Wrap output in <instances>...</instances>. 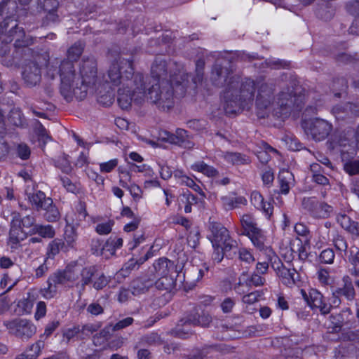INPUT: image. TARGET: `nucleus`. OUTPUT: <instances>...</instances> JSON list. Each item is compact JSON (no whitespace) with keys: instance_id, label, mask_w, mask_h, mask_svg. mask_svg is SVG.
<instances>
[{"instance_id":"f257e3e1","label":"nucleus","mask_w":359,"mask_h":359,"mask_svg":"<svg viewBox=\"0 0 359 359\" xmlns=\"http://www.w3.org/2000/svg\"><path fill=\"white\" fill-rule=\"evenodd\" d=\"M210 80L214 86L225 88L223 100L226 114H236L252 104L255 97V81L249 78L241 79L240 76L233 74L230 65L224 66L215 63Z\"/></svg>"},{"instance_id":"f03ea898","label":"nucleus","mask_w":359,"mask_h":359,"mask_svg":"<svg viewBox=\"0 0 359 359\" xmlns=\"http://www.w3.org/2000/svg\"><path fill=\"white\" fill-rule=\"evenodd\" d=\"M107 82L117 86H121L118 90V104L124 110L131 107L133 101L141 104L146 96L143 75L134 73L133 60L119 57L113 62L107 72Z\"/></svg>"},{"instance_id":"7ed1b4c3","label":"nucleus","mask_w":359,"mask_h":359,"mask_svg":"<svg viewBox=\"0 0 359 359\" xmlns=\"http://www.w3.org/2000/svg\"><path fill=\"white\" fill-rule=\"evenodd\" d=\"M277 84L276 79L266 81H257L255 88L257 87L256 106L259 110H267L272 104L274 116L282 119L288 117L292 112L299 111L304 105V96L301 94L302 87L292 81L290 87L283 90L279 94L277 102L274 104V91Z\"/></svg>"},{"instance_id":"20e7f679","label":"nucleus","mask_w":359,"mask_h":359,"mask_svg":"<svg viewBox=\"0 0 359 359\" xmlns=\"http://www.w3.org/2000/svg\"><path fill=\"white\" fill-rule=\"evenodd\" d=\"M46 74L51 79L59 75L60 94L67 102L72 101L73 97L82 100L86 97V87L81 83L79 72H76L72 62L55 59L48 64Z\"/></svg>"},{"instance_id":"39448f33","label":"nucleus","mask_w":359,"mask_h":359,"mask_svg":"<svg viewBox=\"0 0 359 359\" xmlns=\"http://www.w3.org/2000/svg\"><path fill=\"white\" fill-rule=\"evenodd\" d=\"M18 21V19L0 18V40L5 45L14 42V57H18L21 53L24 55H30L32 50L29 47L34 43V38L26 34Z\"/></svg>"},{"instance_id":"423d86ee","label":"nucleus","mask_w":359,"mask_h":359,"mask_svg":"<svg viewBox=\"0 0 359 359\" xmlns=\"http://www.w3.org/2000/svg\"><path fill=\"white\" fill-rule=\"evenodd\" d=\"M187 83V79L182 78V81H172V79H170V82L153 84L146 94L147 99L156 104L158 109L163 111L168 110L173 107L175 95L176 97L184 95Z\"/></svg>"},{"instance_id":"0eeeda50","label":"nucleus","mask_w":359,"mask_h":359,"mask_svg":"<svg viewBox=\"0 0 359 359\" xmlns=\"http://www.w3.org/2000/svg\"><path fill=\"white\" fill-rule=\"evenodd\" d=\"M29 202L35 208L39 211L43 210L45 211L43 217L45 219L49 222H54L59 219L60 212L57 207L53 204L51 198L46 197L42 191H36L27 194Z\"/></svg>"},{"instance_id":"6e6552de","label":"nucleus","mask_w":359,"mask_h":359,"mask_svg":"<svg viewBox=\"0 0 359 359\" xmlns=\"http://www.w3.org/2000/svg\"><path fill=\"white\" fill-rule=\"evenodd\" d=\"M174 65L175 64L171 61L168 62L161 57H156L151 66V74L152 78L157 83L170 82V79H172V81H182V78L189 80V75L183 72L179 71L178 74H172L171 69Z\"/></svg>"},{"instance_id":"1a4fd4ad","label":"nucleus","mask_w":359,"mask_h":359,"mask_svg":"<svg viewBox=\"0 0 359 359\" xmlns=\"http://www.w3.org/2000/svg\"><path fill=\"white\" fill-rule=\"evenodd\" d=\"M209 238L212 246L222 247L224 251H233L235 254L238 250V243L232 238L229 232L222 224L213 222L210 225Z\"/></svg>"},{"instance_id":"9d476101","label":"nucleus","mask_w":359,"mask_h":359,"mask_svg":"<svg viewBox=\"0 0 359 359\" xmlns=\"http://www.w3.org/2000/svg\"><path fill=\"white\" fill-rule=\"evenodd\" d=\"M211 321V316L205 312H202L201 314L197 313L189 314L186 318L180 320L177 325L176 335L178 337L186 339L192 334L189 326L208 327Z\"/></svg>"},{"instance_id":"9b49d317","label":"nucleus","mask_w":359,"mask_h":359,"mask_svg":"<svg viewBox=\"0 0 359 359\" xmlns=\"http://www.w3.org/2000/svg\"><path fill=\"white\" fill-rule=\"evenodd\" d=\"M27 55H18V57H25ZM40 56L33 55L32 60L25 58L26 61L22 67V77L27 87L32 88L39 85L41 81V69L39 65Z\"/></svg>"},{"instance_id":"f8f14e48","label":"nucleus","mask_w":359,"mask_h":359,"mask_svg":"<svg viewBox=\"0 0 359 359\" xmlns=\"http://www.w3.org/2000/svg\"><path fill=\"white\" fill-rule=\"evenodd\" d=\"M4 325L11 334L22 340L27 341L36 332V327L31 320L26 318H16L5 321Z\"/></svg>"},{"instance_id":"ddd939ff","label":"nucleus","mask_w":359,"mask_h":359,"mask_svg":"<svg viewBox=\"0 0 359 359\" xmlns=\"http://www.w3.org/2000/svg\"><path fill=\"white\" fill-rule=\"evenodd\" d=\"M305 132L316 141L325 140L330 133L332 126L328 121L316 118L305 121L302 123Z\"/></svg>"},{"instance_id":"4468645a","label":"nucleus","mask_w":359,"mask_h":359,"mask_svg":"<svg viewBox=\"0 0 359 359\" xmlns=\"http://www.w3.org/2000/svg\"><path fill=\"white\" fill-rule=\"evenodd\" d=\"M271 267L276 271L281 283L287 287H292L299 281V274L293 269H288L284 266L279 257L275 255L270 257Z\"/></svg>"},{"instance_id":"2eb2a0df","label":"nucleus","mask_w":359,"mask_h":359,"mask_svg":"<svg viewBox=\"0 0 359 359\" xmlns=\"http://www.w3.org/2000/svg\"><path fill=\"white\" fill-rule=\"evenodd\" d=\"M97 64L93 57H83L79 67V76L81 83L86 87V92L88 86L94 85L97 80Z\"/></svg>"},{"instance_id":"dca6fc26","label":"nucleus","mask_w":359,"mask_h":359,"mask_svg":"<svg viewBox=\"0 0 359 359\" xmlns=\"http://www.w3.org/2000/svg\"><path fill=\"white\" fill-rule=\"evenodd\" d=\"M329 318L333 332H339L343 327H355V318L350 308H345L339 313L332 314Z\"/></svg>"},{"instance_id":"f3484780","label":"nucleus","mask_w":359,"mask_h":359,"mask_svg":"<svg viewBox=\"0 0 359 359\" xmlns=\"http://www.w3.org/2000/svg\"><path fill=\"white\" fill-rule=\"evenodd\" d=\"M156 279L153 271L137 277L130 284L131 293L135 296L146 293L154 285Z\"/></svg>"},{"instance_id":"a211bd4d","label":"nucleus","mask_w":359,"mask_h":359,"mask_svg":"<svg viewBox=\"0 0 359 359\" xmlns=\"http://www.w3.org/2000/svg\"><path fill=\"white\" fill-rule=\"evenodd\" d=\"M26 13L25 8H20L18 0H4L0 4V18L18 19Z\"/></svg>"},{"instance_id":"6ab92c4d","label":"nucleus","mask_w":359,"mask_h":359,"mask_svg":"<svg viewBox=\"0 0 359 359\" xmlns=\"http://www.w3.org/2000/svg\"><path fill=\"white\" fill-rule=\"evenodd\" d=\"M163 135L162 140L170 144L187 149H191L194 146V142L190 140L187 132L184 129H177L175 134L165 131Z\"/></svg>"},{"instance_id":"aec40b11","label":"nucleus","mask_w":359,"mask_h":359,"mask_svg":"<svg viewBox=\"0 0 359 359\" xmlns=\"http://www.w3.org/2000/svg\"><path fill=\"white\" fill-rule=\"evenodd\" d=\"M18 222H14L12 219L10 223V230L8 243L11 249H16L20 243L27 238V233L19 226Z\"/></svg>"},{"instance_id":"412c9836","label":"nucleus","mask_w":359,"mask_h":359,"mask_svg":"<svg viewBox=\"0 0 359 359\" xmlns=\"http://www.w3.org/2000/svg\"><path fill=\"white\" fill-rule=\"evenodd\" d=\"M332 113L337 120H344L352 115L359 116V105L350 102L339 104L332 108Z\"/></svg>"},{"instance_id":"4be33fe9","label":"nucleus","mask_w":359,"mask_h":359,"mask_svg":"<svg viewBox=\"0 0 359 359\" xmlns=\"http://www.w3.org/2000/svg\"><path fill=\"white\" fill-rule=\"evenodd\" d=\"M310 301L309 306L311 309H318L321 314H328L332 308L330 304L325 302L323 295L316 289H311L309 291Z\"/></svg>"},{"instance_id":"5701e85b","label":"nucleus","mask_w":359,"mask_h":359,"mask_svg":"<svg viewBox=\"0 0 359 359\" xmlns=\"http://www.w3.org/2000/svg\"><path fill=\"white\" fill-rule=\"evenodd\" d=\"M67 283L64 271H57L49 276L47 280L48 287L44 289L43 296L46 299L52 298L57 292V285Z\"/></svg>"},{"instance_id":"b1692460","label":"nucleus","mask_w":359,"mask_h":359,"mask_svg":"<svg viewBox=\"0 0 359 359\" xmlns=\"http://www.w3.org/2000/svg\"><path fill=\"white\" fill-rule=\"evenodd\" d=\"M154 269L156 278L158 276H164L168 275H176L177 270L174 263L167 258L162 257L156 260L154 263Z\"/></svg>"},{"instance_id":"393cba45","label":"nucleus","mask_w":359,"mask_h":359,"mask_svg":"<svg viewBox=\"0 0 359 359\" xmlns=\"http://www.w3.org/2000/svg\"><path fill=\"white\" fill-rule=\"evenodd\" d=\"M343 285L335 289V294L344 296L348 301H353L355 297V291L351 278L348 276L342 278Z\"/></svg>"},{"instance_id":"a878e982","label":"nucleus","mask_w":359,"mask_h":359,"mask_svg":"<svg viewBox=\"0 0 359 359\" xmlns=\"http://www.w3.org/2000/svg\"><path fill=\"white\" fill-rule=\"evenodd\" d=\"M252 204L257 209L262 210L268 217L273 213V206L271 203H266L262 194L257 191H253L250 195Z\"/></svg>"},{"instance_id":"bb28decb","label":"nucleus","mask_w":359,"mask_h":359,"mask_svg":"<svg viewBox=\"0 0 359 359\" xmlns=\"http://www.w3.org/2000/svg\"><path fill=\"white\" fill-rule=\"evenodd\" d=\"M60 251H68L67 247L65 241L60 238H55L51 241L47 247L46 258L54 259L55 257L60 253Z\"/></svg>"},{"instance_id":"cd10ccee","label":"nucleus","mask_w":359,"mask_h":359,"mask_svg":"<svg viewBox=\"0 0 359 359\" xmlns=\"http://www.w3.org/2000/svg\"><path fill=\"white\" fill-rule=\"evenodd\" d=\"M97 269L95 266H89L83 267L81 266L79 277L80 282L76 283V287H81L82 290H85V287L93 282V277L95 276Z\"/></svg>"},{"instance_id":"c85d7f7f","label":"nucleus","mask_w":359,"mask_h":359,"mask_svg":"<svg viewBox=\"0 0 359 359\" xmlns=\"http://www.w3.org/2000/svg\"><path fill=\"white\" fill-rule=\"evenodd\" d=\"M12 219L14 222H18L19 226H21L22 229H29V233L31 234V231L34 229L36 224V218L32 215H27L26 216L22 217L21 215L18 212H13L12 213Z\"/></svg>"},{"instance_id":"c756f323","label":"nucleus","mask_w":359,"mask_h":359,"mask_svg":"<svg viewBox=\"0 0 359 359\" xmlns=\"http://www.w3.org/2000/svg\"><path fill=\"white\" fill-rule=\"evenodd\" d=\"M222 205L226 210H232L241 205H246L247 200L243 196H225L221 198Z\"/></svg>"},{"instance_id":"7c9ffc66","label":"nucleus","mask_w":359,"mask_h":359,"mask_svg":"<svg viewBox=\"0 0 359 359\" xmlns=\"http://www.w3.org/2000/svg\"><path fill=\"white\" fill-rule=\"evenodd\" d=\"M194 171L201 172L208 177H215L217 176L218 171L214 167L208 165L204 161H197L191 165Z\"/></svg>"},{"instance_id":"2f4dec72","label":"nucleus","mask_w":359,"mask_h":359,"mask_svg":"<svg viewBox=\"0 0 359 359\" xmlns=\"http://www.w3.org/2000/svg\"><path fill=\"white\" fill-rule=\"evenodd\" d=\"M177 274L158 276L155 280L154 284L158 290H171L175 286V278Z\"/></svg>"},{"instance_id":"473e14b6","label":"nucleus","mask_w":359,"mask_h":359,"mask_svg":"<svg viewBox=\"0 0 359 359\" xmlns=\"http://www.w3.org/2000/svg\"><path fill=\"white\" fill-rule=\"evenodd\" d=\"M147 260V257H141L137 260L135 259H130L128 262H126L123 266V267L117 273L118 276H121V277H123V278L128 277L132 270H133L137 266L138 268L141 264H142Z\"/></svg>"},{"instance_id":"72a5a7b5","label":"nucleus","mask_w":359,"mask_h":359,"mask_svg":"<svg viewBox=\"0 0 359 359\" xmlns=\"http://www.w3.org/2000/svg\"><path fill=\"white\" fill-rule=\"evenodd\" d=\"M81 266L76 262L69 263L63 271L67 282H75L79 278Z\"/></svg>"},{"instance_id":"f704fd0d","label":"nucleus","mask_w":359,"mask_h":359,"mask_svg":"<svg viewBox=\"0 0 359 359\" xmlns=\"http://www.w3.org/2000/svg\"><path fill=\"white\" fill-rule=\"evenodd\" d=\"M32 234H39L45 238H53L55 235V231L50 224L42 225L37 224L31 231V235Z\"/></svg>"},{"instance_id":"c9c22d12","label":"nucleus","mask_w":359,"mask_h":359,"mask_svg":"<svg viewBox=\"0 0 359 359\" xmlns=\"http://www.w3.org/2000/svg\"><path fill=\"white\" fill-rule=\"evenodd\" d=\"M246 235L249 237L256 248L259 250L264 249L266 238L262 229L258 227L256 229L248 232Z\"/></svg>"},{"instance_id":"e433bc0d","label":"nucleus","mask_w":359,"mask_h":359,"mask_svg":"<svg viewBox=\"0 0 359 359\" xmlns=\"http://www.w3.org/2000/svg\"><path fill=\"white\" fill-rule=\"evenodd\" d=\"M292 179V174L288 170H283L278 175L280 192L287 194L290 191V181Z\"/></svg>"},{"instance_id":"4c0bfd02","label":"nucleus","mask_w":359,"mask_h":359,"mask_svg":"<svg viewBox=\"0 0 359 359\" xmlns=\"http://www.w3.org/2000/svg\"><path fill=\"white\" fill-rule=\"evenodd\" d=\"M83 51V46L81 42H76L68 50L67 53L68 60L74 63L79 60Z\"/></svg>"},{"instance_id":"58836bf2","label":"nucleus","mask_w":359,"mask_h":359,"mask_svg":"<svg viewBox=\"0 0 359 359\" xmlns=\"http://www.w3.org/2000/svg\"><path fill=\"white\" fill-rule=\"evenodd\" d=\"M224 159L232 164L241 165L248 163L245 156L237 152H226L224 155Z\"/></svg>"},{"instance_id":"ea45409f","label":"nucleus","mask_w":359,"mask_h":359,"mask_svg":"<svg viewBox=\"0 0 359 359\" xmlns=\"http://www.w3.org/2000/svg\"><path fill=\"white\" fill-rule=\"evenodd\" d=\"M241 223L245 234L258 228L255 219L250 214L243 215L241 218Z\"/></svg>"},{"instance_id":"a19ab883","label":"nucleus","mask_w":359,"mask_h":359,"mask_svg":"<svg viewBox=\"0 0 359 359\" xmlns=\"http://www.w3.org/2000/svg\"><path fill=\"white\" fill-rule=\"evenodd\" d=\"M55 165L66 174H69L72 171V167L68 159V156L65 154L58 156L55 160Z\"/></svg>"},{"instance_id":"79ce46f5","label":"nucleus","mask_w":359,"mask_h":359,"mask_svg":"<svg viewBox=\"0 0 359 359\" xmlns=\"http://www.w3.org/2000/svg\"><path fill=\"white\" fill-rule=\"evenodd\" d=\"M332 207L325 203L319 202V206H317L314 211L313 217L316 218H327L332 212Z\"/></svg>"},{"instance_id":"37998d69","label":"nucleus","mask_w":359,"mask_h":359,"mask_svg":"<svg viewBox=\"0 0 359 359\" xmlns=\"http://www.w3.org/2000/svg\"><path fill=\"white\" fill-rule=\"evenodd\" d=\"M302 206L313 217L314 211L317 206H319V201L315 197H304L302 201Z\"/></svg>"},{"instance_id":"c03bdc74","label":"nucleus","mask_w":359,"mask_h":359,"mask_svg":"<svg viewBox=\"0 0 359 359\" xmlns=\"http://www.w3.org/2000/svg\"><path fill=\"white\" fill-rule=\"evenodd\" d=\"M77 235L75 229L72 226H69L66 229L65 231V243L67 247V250L73 248L76 244Z\"/></svg>"},{"instance_id":"a18cd8bd","label":"nucleus","mask_w":359,"mask_h":359,"mask_svg":"<svg viewBox=\"0 0 359 359\" xmlns=\"http://www.w3.org/2000/svg\"><path fill=\"white\" fill-rule=\"evenodd\" d=\"M334 245L339 252V255L341 257L346 255L348 253V245L344 238L340 235H337L334 238Z\"/></svg>"},{"instance_id":"49530a36","label":"nucleus","mask_w":359,"mask_h":359,"mask_svg":"<svg viewBox=\"0 0 359 359\" xmlns=\"http://www.w3.org/2000/svg\"><path fill=\"white\" fill-rule=\"evenodd\" d=\"M8 121L13 126H22L23 125V114L18 109H13L10 111Z\"/></svg>"},{"instance_id":"de8ad7c7","label":"nucleus","mask_w":359,"mask_h":359,"mask_svg":"<svg viewBox=\"0 0 359 359\" xmlns=\"http://www.w3.org/2000/svg\"><path fill=\"white\" fill-rule=\"evenodd\" d=\"M123 245V239L121 238H109L103 245V250L110 251L111 254H114L117 248H120Z\"/></svg>"},{"instance_id":"09e8293b","label":"nucleus","mask_w":359,"mask_h":359,"mask_svg":"<svg viewBox=\"0 0 359 359\" xmlns=\"http://www.w3.org/2000/svg\"><path fill=\"white\" fill-rule=\"evenodd\" d=\"M38 6L44 12L57 11L59 2L57 0H38Z\"/></svg>"},{"instance_id":"8fccbe9b","label":"nucleus","mask_w":359,"mask_h":359,"mask_svg":"<svg viewBox=\"0 0 359 359\" xmlns=\"http://www.w3.org/2000/svg\"><path fill=\"white\" fill-rule=\"evenodd\" d=\"M265 278L257 273H253L251 276L245 280V286L250 287L252 285L255 287L262 286L265 283Z\"/></svg>"},{"instance_id":"3c124183","label":"nucleus","mask_w":359,"mask_h":359,"mask_svg":"<svg viewBox=\"0 0 359 359\" xmlns=\"http://www.w3.org/2000/svg\"><path fill=\"white\" fill-rule=\"evenodd\" d=\"M141 341L148 345H160L163 343L161 337L156 332H152L142 337Z\"/></svg>"},{"instance_id":"603ef678","label":"nucleus","mask_w":359,"mask_h":359,"mask_svg":"<svg viewBox=\"0 0 359 359\" xmlns=\"http://www.w3.org/2000/svg\"><path fill=\"white\" fill-rule=\"evenodd\" d=\"M264 144L265 150L258 151L257 156L262 163L265 164L269 162L271 158L269 151L277 152V151L266 143H264Z\"/></svg>"},{"instance_id":"864d4df0","label":"nucleus","mask_w":359,"mask_h":359,"mask_svg":"<svg viewBox=\"0 0 359 359\" xmlns=\"http://www.w3.org/2000/svg\"><path fill=\"white\" fill-rule=\"evenodd\" d=\"M239 259L247 264L253 263L255 261L254 256L251 251L245 248H241L238 250Z\"/></svg>"},{"instance_id":"5fc2aeb1","label":"nucleus","mask_w":359,"mask_h":359,"mask_svg":"<svg viewBox=\"0 0 359 359\" xmlns=\"http://www.w3.org/2000/svg\"><path fill=\"white\" fill-rule=\"evenodd\" d=\"M262 296V292L256 290L254 292H248L242 297V302L246 304H253L258 302Z\"/></svg>"},{"instance_id":"6e6d98bb","label":"nucleus","mask_w":359,"mask_h":359,"mask_svg":"<svg viewBox=\"0 0 359 359\" xmlns=\"http://www.w3.org/2000/svg\"><path fill=\"white\" fill-rule=\"evenodd\" d=\"M60 180L62 182L63 187L69 192L76 194L79 191V188L76 183L72 182V180L66 177H60Z\"/></svg>"},{"instance_id":"4d7b16f0","label":"nucleus","mask_w":359,"mask_h":359,"mask_svg":"<svg viewBox=\"0 0 359 359\" xmlns=\"http://www.w3.org/2000/svg\"><path fill=\"white\" fill-rule=\"evenodd\" d=\"M114 224V222L112 220H109L104 223H100L97 224L95 231L100 235L109 234L111 231Z\"/></svg>"},{"instance_id":"13d9d810","label":"nucleus","mask_w":359,"mask_h":359,"mask_svg":"<svg viewBox=\"0 0 359 359\" xmlns=\"http://www.w3.org/2000/svg\"><path fill=\"white\" fill-rule=\"evenodd\" d=\"M109 281V278L105 276L104 273H102L98 277H97L94 281L92 282L93 287L96 290H100L105 287Z\"/></svg>"},{"instance_id":"bf43d9fd","label":"nucleus","mask_w":359,"mask_h":359,"mask_svg":"<svg viewBox=\"0 0 359 359\" xmlns=\"http://www.w3.org/2000/svg\"><path fill=\"white\" fill-rule=\"evenodd\" d=\"M214 248V252L212 253V259L216 263H220L223 258L224 255L226 256H230V252L231 251H224L223 248L222 247H217V246H212Z\"/></svg>"},{"instance_id":"052dcab7","label":"nucleus","mask_w":359,"mask_h":359,"mask_svg":"<svg viewBox=\"0 0 359 359\" xmlns=\"http://www.w3.org/2000/svg\"><path fill=\"white\" fill-rule=\"evenodd\" d=\"M319 258L323 263L332 264L334 259V252L331 248H327L321 252Z\"/></svg>"},{"instance_id":"680f3d73","label":"nucleus","mask_w":359,"mask_h":359,"mask_svg":"<svg viewBox=\"0 0 359 359\" xmlns=\"http://www.w3.org/2000/svg\"><path fill=\"white\" fill-rule=\"evenodd\" d=\"M46 15L43 18V25H48L50 23H55L60 21V17L57 14V11H47L45 12Z\"/></svg>"},{"instance_id":"e2e57ef3","label":"nucleus","mask_w":359,"mask_h":359,"mask_svg":"<svg viewBox=\"0 0 359 359\" xmlns=\"http://www.w3.org/2000/svg\"><path fill=\"white\" fill-rule=\"evenodd\" d=\"M348 261L353 266L359 268V248L352 246L349 250Z\"/></svg>"},{"instance_id":"0e129e2a","label":"nucleus","mask_w":359,"mask_h":359,"mask_svg":"<svg viewBox=\"0 0 359 359\" xmlns=\"http://www.w3.org/2000/svg\"><path fill=\"white\" fill-rule=\"evenodd\" d=\"M31 151L29 147L24 143L19 144L17 147V154L22 160H27L29 158Z\"/></svg>"},{"instance_id":"69168bd1","label":"nucleus","mask_w":359,"mask_h":359,"mask_svg":"<svg viewBox=\"0 0 359 359\" xmlns=\"http://www.w3.org/2000/svg\"><path fill=\"white\" fill-rule=\"evenodd\" d=\"M345 171L351 175L359 173V161H352L344 164Z\"/></svg>"},{"instance_id":"338daca9","label":"nucleus","mask_w":359,"mask_h":359,"mask_svg":"<svg viewBox=\"0 0 359 359\" xmlns=\"http://www.w3.org/2000/svg\"><path fill=\"white\" fill-rule=\"evenodd\" d=\"M118 165V160L116 158L111 159L107 162L100 163V169L102 172H110Z\"/></svg>"},{"instance_id":"774afa93","label":"nucleus","mask_w":359,"mask_h":359,"mask_svg":"<svg viewBox=\"0 0 359 359\" xmlns=\"http://www.w3.org/2000/svg\"><path fill=\"white\" fill-rule=\"evenodd\" d=\"M43 347V341L39 340L36 343L33 344L26 352L29 353L30 355H35L34 359H36Z\"/></svg>"}]
</instances>
